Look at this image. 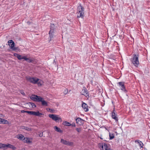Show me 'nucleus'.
I'll return each mask as SVG.
<instances>
[{
  "label": "nucleus",
  "instance_id": "nucleus-43",
  "mask_svg": "<svg viewBox=\"0 0 150 150\" xmlns=\"http://www.w3.org/2000/svg\"><path fill=\"white\" fill-rule=\"evenodd\" d=\"M1 118H0V122H1ZM1 124V122H0V124Z\"/></svg>",
  "mask_w": 150,
  "mask_h": 150
},
{
  "label": "nucleus",
  "instance_id": "nucleus-18",
  "mask_svg": "<svg viewBox=\"0 0 150 150\" xmlns=\"http://www.w3.org/2000/svg\"><path fill=\"white\" fill-rule=\"evenodd\" d=\"M83 120L82 119L79 117H78L76 120V122L78 124H79L80 123H82Z\"/></svg>",
  "mask_w": 150,
  "mask_h": 150
},
{
  "label": "nucleus",
  "instance_id": "nucleus-27",
  "mask_svg": "<svg viewBox=\"0 0 150 150\" xmlns=\"http://www.w3.org/2000/svg\"><path fill=\"white\" fill-rule=\"evenodd\" d=\"M109 137L110 139H112L114 138V134L109 133Z\"/></svg>",
  "mask_w": 150,
  "mask_h": 150
},
{
  "label": "nucleus",
  "instance_id": "nucleus-40",
  "mask_svg": "<svg viewBox=\"0 0 150 150\" xmlns=\"http://www.w3.org/2000/svg\"><path fill=\"white\" fill-rule=\"evenodd\" d=\"M27 112V111H25L24 110H22L21 111V112L22 113H24V112Z\"/></svg>",
  "mask_w": 150,
  "mask_h": 150
},
{
  "label": "nucleus",
  "instance_id": "nucleus-39",
  "mask_svg": "<svg viewBox=\"0 0 150 150\" xmlns=\"http://www.w3.org/2000/svg\"><path fill=\"white\" fill-rule=\"evenodd\" d=\"M68 93V91L67 90V91H65L64 92V93L65 94V95H66Z\"/></svg>",
  "mask_w": 150,
  "mask_h": 150
},
{
  "label": "nucleus",
  "instance_id": "nucleus-30",
  "mask_svg": "<svg viewBox=\"0 0 150 150\" xmlns=\"http://www.w3.org/2000/svg\"><path fill=\"white\" fill-rule=\"evenodd\" d=\"M34 111H27V112H26L28 114L34 115Z\"/></svg>",
  "mask_w": 150,
  "mask_h": 150
},
{
  "label": "nucleus",
  "instance_id": "nucleus-19",
  "mask_svg": "<svg viewBox=\"0 0 150 150\" xmlns=\"http://www.w3.org/2000/svg\"><path fill=\"white\" fill-rule=\"evenodd\" d=\"M54 129L56 131L58 132L62 133L63 132L61 130L60 128H58L56 126H54Z\"/></svg>",
  "mask_w": 150,
  "mask_h": 150
},
{
  "label": "nucleus",
  "instance_id": "nucleus-14",
  "mask_svg": "<svg viewBox=\"0 0 150 150\" xmlns=\"http://www.w3.org/2000/svg\"><path fill=\"white\" fill-rule=\"evenodd\" d=\"M119 87L124 92L126 93L127 92V90L125 89L124 85H119Z\"/></svg>",
  "mask_w": 150,
  "mask_h": 150
},
{
  "label": "nucleus",
  "instance_id": "nucleus-3",
  "mask_svg": "<svg viewBox=\"0 0 150 150\" xmlns=\"http://www.w3.org/2000/svg\"><path fill=\"white\" fill-rule=\"evenodd\" d=\"M13 55L15 57H17L18 59L19 60L24 59L29 63L32 62L33 61V60L30 59V58H27L26 56H22L21 55L16 53H14Z\"/></svg>",
  "mask_w": 150,
  "mask_h": 150
},
{
  "label": "nucleus",
  "instance_id": "nucleus-31",
  "mask_svg": "<svg viewBox=\"0 0 150 150\" xmlns=\"http://www.w3.org/2000/svg\"><path fill=\"white\" fill-rule=\"evenodd\" d=\"M48 110H50V112L51 113H53L54 111V110L52 109H50V108H48L47 109V111H48Z\"/></svg>",
  "mask_w": 150,
  "mask_h": 150
},
{
  "label": "nucleus",
  "instance_id": "nucleus-28",
  "mask_svg": "<svg viewBox=\"0 0 150 150\" xmlns=\"http://www.w3.org/2000/svg\"><path fill=\"white\" fill-rule=\"evenodd\" d=\"M138 144H139V146H140V149L143 148L144 144L141 141H140Z\"/></svg>",
  "mask_w": 150,
  "mask_h": 150
},
{
  "label": "nucleus",
  "instance_id": "nucleus-9",
  "mask_svg": "<svg viewBox=\"0 0 150 150\" xmlns=\"http://www.w3.org/2000/svg\"><path fill=\"white\" fill-rule=\"evenodd\" d=\"M61 142L62 144L67 145L71 146L73 144V142L66 141L63 139H61Z\"/></svg>",
  "mask_w": 150,
  "mask_h": 150
},
{
  "label": "nucleus",
  "instance_id": "nucleus-35",
  "mask_svg": "<svg viewBox=\"0 0 150 150\" xmlns=\"http://www.w3.org/2000/svg\"><path fill=\"white\" fill-rule=\"evenodd\" d=\"M118 84H124V83L122 82H119L118 83Z\"/></svg>",
  "mask_w": 150,
  "mask_h": 150
},
{
  "label": "nucleus",
  "instance_id": "nucleus-20",
  "mask_svg": "<svg viewBox=\"0 0 150 150\" xmlns=\"http://www.w3.org/2000/svg\"><path fill=\"white\" fill-rule=\"evenodd\" d=\"M0 122L1 124H7L8 123V122L7 120L2 118H1Z\"/></svg>",
  "mask_w": 150,
  "mask_h": 150
},
{
  "label": "nucleus",
  "instance_id": "nucleus-37",
  "mask_svg": "<svg viewBox=\"0 0 150 150\" xmlns=\"http://www.w3.org/2000/svg\"><path fill=\"white\" fill-rule=\"evenodd\" d=\"M3 144L0 143V149H2L3 148Z\"/></svg>",
  "mask_w": 150,
  "mask_h": 150
},
{
  "label": "nucleus",
  "instance_id": "nucleus-38",
  "mask_svg": "<svg viewBox=\"0 0 150 150\" xmlns=\"http://www.w3.org/2000/svg\"><path fill=\"white\" fill-rule=\"evenodd\" d=\"M144 150H150V146L148 149H147L146 147H144Z\"/></svg>",
  "mask_w": 150,
  "mask_h": 150
},
{
  "label": "nucleus",
  "instance_id": "nucleus-8",
  "mask_svg": "<svg viewBox=\"0 0 150 150\" xmlns=\"http://www.w3.org/2000/svg\"><path fill=\"white\" fill-rule=\"evenodd\" d=\"M3 148L7 149L8 148H9L11 149H12L13 150H15L16 149V147L13 145H12L9 144H3Z\"/></svg>",
  "mask_w": 150,
  "mask_h": 150
},
{
  "label": "nucleus",
  "instance_id": "nucleus-17",
  "mask_svg": "<svg viewBox=\"0 0 150 150\" xmlns=\"http://www.w3.org/2000/svg\"><path fill=\"white\" fill-rule=\"evenodd\" d=\"M21 128L22 129H25L27 131H31L32 130V129L30 128L24 126H21Z\"/></svg>",
  "mask_w": 150,
  "mask_h": 150
},
{
  "label": "nucleus",
  "instance_id": "nucleus-32",
  "mask_svg": "<svg viewBox=\"0 0 150 150\" xmlns=\"http://www.w3.org/2000/svg\"><path fill=\"white\" fill-rule=\"evenodd\" d=\"M76 130L77 131V132H79L81 131V129L80 128H76Z\"/></svg>",
  "mask_w": 150,
  "mask_h": 150
},
{
  "label": "nucleus",
  "instance_id": "nucleus-7",
  "mask_svg": "<svg viewBox=\"0 0 150 150\" xmlns=\"http://www.w3.org/2000/svg\"><path fill=\"white\" fill-rule=\"evenodd\" d=\"M117 115V114L116 113L115 109L114 108L112 113L111 116L112 118L114 119L116 122H118V119Z\"/></svg>",
  "mask_w": 150,
  "mask_h": 150
},
{
  "label": "nucleus",
  "instance_id": "nucleus-36",
  "mask_svg": "<svg viewBox=\"0 0 150 150\" xmlns=\"http://www.w3.org/2000/svg\"><path fill=\"white\" fill-rule=\"evenodd\" d=\"M141 141L139 140H136L135 141V142L137 143L138 144Z\"/></svg>",
  "mask_w": 150,
  "mask_h": 150
},
{
  "label": "nucleus",
  "instance_id": "nucleus-4",
  "mask_svg": "<svg viewBox=\"0 0 150 150\" xmlns=\"http://www.w3.org/2000/svg\"><path fill=\"white\" fill-rule=\"evenodd\" d=\"M132 58H131V61L134 66L136 67H138L139 64L138 60L139 55L137 54H134Z\"/></svg>",
  "mask_w": 150,
  "mask_h": 150
},
{
  "label": "nucleus",
  "instance_id": "nucleus-24",
  "mask_svg": "<svg viewBox=\"0 0 150 150\" xmlns=\"http://www.w3.org/2000/svg\"><path fill=\"white\" fill-rule=\"evenodd\" d=\"M42 114L40 113L39 111L37 112H34V115L36 116H40L41 115H42Z\"/></svg>",
  "mask_w": 150,
  "mask_h": 150
},
{
  "label": "nucleus",
  "instance_id": "nucleus-29",
  "mask_svg": "<svg viewBox=\"0 0 150 150\" xmlns=\"http://www.w3.org/2000/svg\"><path fill=\"white\" fill-rule=\"evenodd\" d=\"M29 103L31 105L32 108H35L36 107V105L34 103H31V102H29Z\"/></svg>",
  "mask_w": 150,
  "mask_h": 150
},
{
  "label": "nucleus",
  "instance_id": "nucleus-41",
  "mask_svg": "<svg viewBox=\"0 0 150 150\" xmlns=\"http://www.w3.org/2000/svg\"><path fill=\"white\" fill-rule=\"evenodd\" d=\"M27 23L28 25H30V22L29 21L27 22Z\"/></svg>",
  "mask_w": 150,
  "mask_h": 150
},
{
  "label": "nucleus",
  "instance_id": "nucleus-16",
  "mask_svg": "<svg viewBox=\"0 0 150 150\" xmlns=\"http://www.w3.org/2000/svg\"><path fill=\"white\" fill-rule=\"evenodd\" d=\"M37 96L32 95L30 96V98L32 100L37 101Z\"/></svg>",
  "mask_w": 150,
  "mask_h": 150
},
{
  "label": "nucleus",
  "instance_id": "nucleus-12",
  "mask_svg": "<svg viewBox=\"0 0 150 150\" xmlns=\"http://www.w3.org/2000/svg\"><path fill=\"white\" fill-rule=\"evenodd\" d=\"M50 29V30L49 32L50 33H54V31L55 29V26L54 24H51Z\"/></svg>",
  "mask_w": 150,
  "mask_h": 150
},
{
  "label": "nucleus",
  "instance_id": "nucleus-13",
  "mask_svg": "<svg viewBox=\"0 0 150 150\" xmlns=\"http://www.w3.org/2000/svg\"><path fill=\"white\" fill-rule=\"evenodd\" d=\"M49 41L50 42L51 41L53 40V38L54 37V33H50L49 32Z\"/></svg>",
  "mask_w": 150,
  "mask_h": 150
},
{
  "label": "nucleus",
  "instance_id": "nucleus-6",
  "mask_svg": "<svg viewBox=\"0 0 150 150\" xmlns=\"http://www.w3.org/2000/svg\"><path fill=\"white\" fill-rule=\"evenodd\" d=\"M8 43L11 49L14 51L18 50V47H14L15 43L12 40H9L8 42Z\"/></svg>",
  "mask_w": 150,
  "mask_h": 150
},
{
  "label": "nucleus",
  "instance_id": "nucleus-33",
  "mask_svg": "<svg viewBox=\"0 0 150 150\" xmlns=\"http://www.w3.org/2000/svg\"><path fill=\"white\" fill-rule=\"evenodd\" d=\"M20 92L23 96H25V93L23 91H21Z\"/></svg>",
  "mask_w": 150,
  "mask_h": 150
},
{
  "label": "nucleus",
  "instance_id": "nucleus-5",
  "mask_svg": "<svg viewBox=\"0 0 150 150\" xmlns=\"http://www.w3.org/2000/svg\"><path fill=\"white\" fill-rule=\"evenodd\" d=\"M48 116L49 117L56 122H62V118L58 115L55 114H49Z\"/></svg>",
  "mask_w": 150,
  "mask_h": 150
},
{
  "label": "nucleus",
  "instance_id": "nucleus-42",
  "mask_svg": "<svg viewBox=\"0 0 150 150\" xmlns=\"http://www.w3.org/2000/svg\"><path fill=\"white\" fill-rule=\"evenodd\" d=\"M40 136L41 137L42 136V134H40Z\"/></svg>",
  "mask_w": 150,
  "mask_h": 150
},
{
  "label": "nucleus",
  "instance_id": "nucleus-26",
  "mask_svg": "<svg viewBox=\"0 0 150 150\" xmlns=\"http://www.w3.org/2000/svg\"><path fill=\"white\" fill-rule=\"evenodd\" d=\"M63 124L66 126H69L71 125V124L67 121H64V122H63Z\"/></svg>",
  "mask_w": 150,
  "mask_h": 150
},
{
  "label": "nucleus",
  "instance_id": "nucleus-10",
  "mask_svg": "<svg viewBox=\"0 0 150 150\" xmlns=\"http://www.w3.org/2000/svg\"><path fill=\"white\" fill-rule=\"evenodd\" d=\"M101 149V150H112L108 147L107 144L105 143L102 144Z\"/></svg>",
  "mask_w": 150,
  "mask_h": 150
},
{
  "label": "nucleus",
  "instance_id": "nucleus-22",
  "mask_svg": "<svg viewBox=\"0 0 150 150\" xmlns=\"http://www.w3.org/2000/svg\"><path fill=\"white\" fill-rule=\"evenodd\" d=\"M41 102L42 105L46 106H48L47 102L44 100V99Z\"/></svg>",
  "mask_w": 150,
  "mask_h": 150
},
{
  "label": "nucleus",
  "instance_id": "nucleus-21",
  "mask_svg": "<svg viewBox=\"0 0 150 150\" xmlns=\"http://www.w3.org/2000/svg\"><path fill=\"white\" fill-rule=\"evenodd\" d=\"M17 138L21 140H23V139L25 137L23 135L21 134H19L17 135Z\"/></svg>",
  "mask_w": 150,
  "mask_h": 150
},
{
  "label": "nucleus",
  "instance_id": "nucleus-25",
  "mask_svg": "<svg viewBox=\"0 0 150 150\" xmlns=\"http://www.w3.org/2000/svg\"><path fill=\"white\" fill-rule=\"evenodd\" d=\"M83 93L82 95H86L87 94V91L86 89H83L82 90Z\"/></svg>",
  "mask_w": 150,
  "mask_h": 150
},
{
  "label": "nucleus",
  "instance_id": "nucleus-15",
  "mask_svg": "<svg viewBox=\"0 0 150 150\" xmlns=\"http://www.w3.org/2000/svg\"><path fill=\"white\" fill-rule=\"evenodd\" d=\"M23 141H24V142L26 143H30L31 142V141L30 140V138H24L23 139Z\"/></svg>",
  "mask_w": 150,
  "mask_h": 150
},
{
  "label": "nucleus",
  "instance_id": "nucleus-34",
  "mask_svg": "<svg viewBox=\"0 0 150 150\" xmlns=\"http://www.w3.org/2000/svg\"><path fill=\"white\" fill-rule=\"evenodd\" d=\"M71 126L72 127H75L76 126V125H75V123H72V124H71Z\"/></svg>",
  "mask_w": 150,
  "mask_h": 150
},
{
  "label": "nucleus",
  "instance_id": "nucleus-11",
  "mask_svg": "<svg viewBox=\"0 0 150 150\" xmlns=\"http://www.w3.org/2000/svg\"><path fill=\"white\" fill-rule=\"evenodd\" d=\"M82 104L81 106L84 110L85 112H87L88 110V106L86 104L84 103L83 102H82Z\"/></svg>",
  "mask_w": 150,
  "mask_h": 150
},
{
  "label": "nucleus",
  "instance_id": "nucleus-23",
  "mask_svg": "<svg viewBox=\"0 0 150 150\" xmlns=\"http://www.w3.org/2000/svg\"><path fill=\"white\" fill-rule=\"evenodd\" d=\"M43 99V98L40 96H37V101L38 102H41Z\"/></svg>",
  "mask_w": 150,
  "mask_h": 150
},
{
  "label": "nucleus",
  "instance_id": "nucleus-2",
  "mask_svg": "<svg viewBox=\"0 0 150 150\" xmlns=\"http://www.w3.org/2000/svg\"><path fill=\"white\" fill-rule=\"evenodd\" d=\"M84 9L81 4L78 6L77 9L76 13L77 18H83L84 16Z\"/></svg>",
  "mask_w": 150,
  "mask_h": 150
},
{
  "label": "nucleus",
  "instance_id": "nucleus-1",
  "mask_svg": "<svg viewBox=\"0 0 150 150\" xmlns=\"http://www.w3.org/2000/svg\"><path fill=\"white\" fill-rule=\"evenodd\" d=\"M26 79L28 81L33 84H42L43 83V81L42 80L36 77L28 76L26 77Z\"/></svg>",
  "mask_w": 150,
  "mask_h": 150
}]
</instances>
